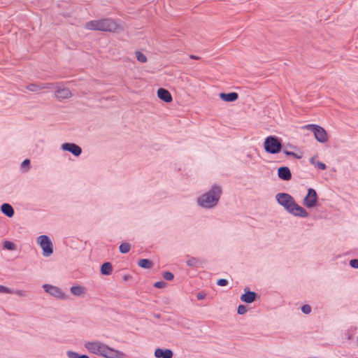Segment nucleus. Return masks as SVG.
Returning <instances> with one entry per match:
<instances>
[{"mask_svg":"<svg viewBox=\"0 0 358 358\" xmlns=\"http://www.w3.org/2000/svg\"><path fill=\"white\" fill-rule=\"evenodd\" d=\"M275 200L288 213L294 217L305 218L308 216L307 210L299 206L294 197L287 193H278L275 195Z\"/></svg>","mask_w":358,"mask_h":358,"instance_id":"obj_1","label":"nucleus"},{"mask_svg":"<svg viewBox=\"0 0 358 358\" xmlns=\"http://www.w3.org/2000/svg\"><path fill=\"white\" fill-rule=\"evenodd\" d=\"M222 194V187L215 184L209 190L196 198V205L203 209H213L218 205Z\"/></svg>","mask_w":358,"mask_h":358,"instance_id":"obj_2","label":"nucleus"},{"mask_svg":"<svg viewBox=\"0 0 358 358\" xmlns=\"http://www.w3.org/2000/svg\"><path fill=\"white\" fill-rule=\"evenodd\" d=\"M85 348L90 352L105 358H124V352L113 349L100 341H89L85 343Z\"/></svg>","mask_w":358,"mask_h":358,"instance_id":"obj_3","label":"nucleus"},{"mask_svg":"<svg viewBox=\"0 0 358 358\" xmlns=\"http://www.w3.org/2000/svg\"><path fill=\"white\" fill-rule=\"evenodd\" d=\"M85 28L88 30L113 32L120 28V25L111 18H103L86 22Z\"/></svg>","mask_w":358,"mask_h":358,"instance_id":"obj_4","label":"nucleus"},{"mask_svg":"<svg viewBox=\"0 0 358 358\" xmlns=\"http://www.w3.org/2000/svg\"><path fill=\"white\" fill-rule=\"evenodd\" d=\"M264 149L266 152L270 154L279 153L282 150V143L280 140L275 136H269L264 141Z\"/></svg>","mask_w":358,"mask_h":358,"instance_id":"obj_5","label":"nucleus"},{"mask_svg":"<svg viewBox=\"0 0 358 358\" xmlns=\"http://www.w3.org/2000/svg\"><path fill=\"white\" fill-rule=\"evenodd\" d=\"M304 128L310 130L313 134L317 141L320 143H325L327 141V134L324 128L316 124H308Z\"/></svg>","mask_w":358,"mask_h":358,"instance_id":"obj_6","label":"nucleus"},{"mask_svg":"<svg viewBox=\"0 0 358 358\" xmlns=\"http://www.w3.org/2000/svg\"><path fill=\"white\" fill-rule=\"evenodd\" d=\"M37 243L42 248L44 257H49L52 254V243L46 235L39 236L37 238Z\"/></svg>","mask_w":358,"mask_h":358,"instance_id":"obj_7","label":"nucleus"},{"mask_svg":"<svg viewBox=\"0 0 358 358\" xmlns=\"http://www.w3.org/2000/svg\"><path fill=\"white\" fill-rule=\"evenodd\" d=\"M43 288L45 292L57 299L62 300H66L68 299L67 295L62 290V289L57 286L49 284H44L43 285Z\"/></svg>","mask_w":358,"mask_h":358,"instance_id":"obj_8","label":"nucleus"},{"mask_svg":"<svg viewBox=\"0 0 358 358\" xmlns=\"http://www.w3.org/2000/svg\"><path fill=\"white\" fill-rule=\"evenodd\" d=\"M317 202V194L316 191L313 188H309L306 196L303 199V205L308 208L316 206Z\"/></svg>","mask_w":358,"mask_h":358,"instance_id":"obj_9","label":"nucleus"},{"mask_svg":"<svg viewBox=\"0 0 358 358\" xmlns=\"http://www.w3.org/2000/svg\"><path fill=\"white\" fill-rule=\"evenodd\" d=\"M62 150L72 153L74 156L78 157L82 153V149L73 143H65L61 145Z\"/></svg>","mask_w":358,"mask_h":358,"instance_id":"obj_10","label":"nucleus"},{"mask_svg":"<svg viewBox=\"0 0 358 358\" xmlns=\"http://www.w3.org/2000/svg\"><path fill=\"white\" fill-rule=\"evenodd\" d=\"M257 294L256 292L250 291V288L246 287L244 288V294L241 296L240 299L247 303H251L256 300Z\"/></svg>","mask_w":358,"mask_h":358,"instance_id":"obj_11","label":"nucleus"},{"mask_svg":"<svg viewBox=\"0 0 358 358\" xmlns=\"http://www.w3.org/2000/svg\"><path fill=\"white\" fill-rule=\"evenodd\" d=\"M55 96L59 100L69 99L72 96L71 91L66 87H63L61 85H57L55 87Z\"/></svg>","mask_w":358,"mask_h":358,"instance_id":"obj_12","label":"nucleus"},{"mask_svg":"<svg viewBox=\"0 0 358 358\" xmlns=\"http://www.w3.org/2000/svg\"><path fill=\"white\" fill-rule=\"evenodd\" d=\"M53 84L52 83H31L26 86V89L30 92H37L45 89H50Z\"/></svg>","mask_w":358,"mask_h":358,"instance_id":"obj_13","label":"nucleus"},{"mask_svg":"<svg viewBox=\"0 0 358 358\" xmlns=\"http://www.w3.org/2000/svg\"><path fill=\"white\" fill-rule=\"evenodd\" d=\"M278 176L281 180L287 181L292 178L290 169L287 166H282L278 169Z\"/></svg>","mask_w":358,"mask_h":358,"instance_id":"obj_14","label":"nucleus"},{"mask_svg":"<svg viewBox=\"0 0 358 358\" xmlns=\"http://www.w3.org/2000/svg\"><path fill=\"white\" fill-rule=\"evenodd\" d=\"M154 355L156 358H172L173 352L170 349L157 348Z\"/></svg>","mask_w":358,"mask_h":358,"instance_id":"obj_15","label":"nucleus"},{"mask_svg":"<svg viewBox=\"0 0 358 358\" xmlns=\"http://www.w3.org/2000/svg\"><path fill=\"white\" fill-rule=\"evenodd\" d=\"M157 96L161 100L166 103H169L172 101L171 93L166 89L159 88L157 91Z\"/></svg>","mask_w":358,"mask_h":358,"instance_id":"obj_16","label":"nucleus"},{"mask_svg":"<svg viewBox=\"0 0 358 358\" xmlns=\"http://www.w3.org/2000/svg\"><path fill=\"white\" fill-rule=\"evenodd\" d=\"M220 97L222 100L227 102H233L238 99V94L236 92H230V93H220Z\"/></svg>","mask_w":358,"mask_h":358,"instance_id":"obj_17","label":"nucleus"},{"mask_svg":"<svg viewBox=\"0 0 358 358\" xmlns=\"http://www.w3.org/2000/svg\"><path fill=\"white\" fill-rule=\"evenodd\" d=\"M1 212L8 217H12L14 215V209L9 203H3L1 206Z\"/></svg>","mask_w":358,"mask_h":358,"instance_id":"obj_18","label":"nucleus"},{"mask_svg":"<svg viewBox=\"0 0 358 358\" xmlns=\"http://www.w3.org/2000/svg\"><path fill=\"white\" fill-rule=\"evenodd\" d=\"M71 294L76 296H81L85 292V288L80 285L72 286L70 288Z\"/></svg>","mask_w":358,"mask_h":358,"instance_id":"obj_19","label":"nucleus"},{"mask_svg":"<svg viewBox=\"0 0 358 358\" xmlns=\"http://www.w3.org/2000/svg\"><path fill=\"white\" fill-rule=\"evenodd\" d=\"M113 266L110 262H105L101 266V273L103 275H110L112 273Z\"/></svg>","mask_w":358,"mask_h":358,"instance_id":"obj_20","label":"nucleus"},{"mask_svg":"<svg viewBox=\"0 0 358 358\" xmlns=\"http://www.w3.org/2000/svg\"><path fill=\"white\" fill-rule=\"evenodd\" d=\"M138 266L143 268L149 269L153 266V264L148 259H141L138 262Z\"/></svg>","mask_w":358,"mask_h":358,"instance_id":"obj_21","label":"nucleus"},{"mask_svg":"<svg viewBox=\"0 0 358 358\" xmlns=\"http://www.w3.org/2000/svg\"><path fill=\"white\" fill-rule=\"evenodd\" d=\"M317 157L314 156L310 159V163L314 165L320 170H324L326 169V165L322 162L316 161Z\"/></svg>","mask_w":358,"mask_h":358,"instance_id":"obj_22","label":"nucleus"},{"mask_svg":"<svg viewBox=\"0 0 358 358\" xmlns=\"http://www.w3.org/2000/svg\"><path fill=\"white\" fill-rule=\"evenodd\" d=\"M68 358H90L89 356L86 355H80L74 351H67L66 352Z\"/></svg>","mask_w":358,"mask_h":358,"instance_id":"obj_23","label":"nucleus"},{"mask_svg":"<svg viewBox=\"0 0 358 358\" xmlns=\"http://www.w3.org/2000/svg\"><path fill=\"white\" fill-rule=\"evenodd\" d=\"M131 245L129 243H122L119 246V250L122 254H126L129 252Z\"/></svg>","mask_w":358,"mask_h":358,"instance_id":"obj_24","label":"nucleus"},{"mask_svg":"<svg viewBox=\"0 0 358 358\" xmlns=\"http://www.w3.org/2000/svg\"><path fill=\"white\" fill-rule=\"evenodd\" d=\"M199 263V260L195 257H190L186 261L188 266L196 267Z\"/></svg>","mask_w":358,"mask_h":358,"instance_id":"obj_25","label":"nucleus"},{"mask_svg":"<svg viewBox=\"0 0 358 358\" xmlns=\"http://www.w3.org/2000/svg\"><path fill=\"white\" fill-rule=\"evenodd\" d=\"M136 57L137 60L141 63H145L147 62L146 56L140 51L136 52Z\"/></svg>","mask_w":358,"mask_h":358,"instance_id":"obj_26","label":"nucleus"},{"mask_svg":"<svg viewBox=\"0 0 358 358\" xmlns=\"http://www.w3.org/2000/svg\"><path fill=\"white\" fill-rule=\"evenodd\" d=\"M3 248L9 250H13L15 248V245L11 241H6L3 242Z\"/></svg>","mask_w":358,"mask_h":358,"instance_id":"obj_27","label":"nucleus"},{"mask_svg":"<svg viewBox=\"0 0 358 358\" xmlns=\"http://www.w3.org/2000/svg\"><path fill=\"white\" fill-rule=\"evenodd\" d=\"M162 277L164 278V279H165L166 280H172L174 278V275L173 274L170 272V271H164L162 273Z\"/></svg>","mask_w":358,"mask_h":358,"instance_id":"obj_28","label":"nucleus"},{"mask_svg":"<svg viewBox=\"0 0 358 358\" xmlns=\"http://www.w3.org/2000/svg\"><path fill=\"white\" fill-rule=\"evenodd\" d=\"M301 310L303 313L308 315V314H310L311 312V307L308 304H305L301 306Z\"/></svg>","mask_w":358,"mask_h":358,"instance_id":"obj_29","label":"nucleus"},{"mask_svg":"<svg viewBox=\"0 0 358 358\" xmlns=\"http://www.w3.org/2000/svg\"><path fill=\"white\" fill-rule=\"evenodd\" d=\"M12 292H13V289L0 285V293L11 294Z\"/></svg>","mask_w":358,"mask_h":358,"instance_id":"obj_30","label":"nucleus"},{"mask_svg":"<svg viewBox=\"0 0 358 358\" xmlns=\"http://www.w3.org/2000/svg\"><path fill=\"white\" fill-rule=\"evenodd\" d=\"M11 294H15L20 297L27 296V292L20 289L13 290V292H12Z\"/></svg>","mask_w":358,"mask_h":358,"instance_id":"obj_31","label":"nucleus"},{"mask_svg":"<svg viewBox=\"0 0 358 358\" xmlns=\"http://www.w3.org/2000/svg\"><path fill=\"white\" fill-rule=\"evenodd\" d=\"M247 308L244 305H239L237 308V313L238 315H243L246 313Z\"/></svg>","mask_w":358,"mask_h":358,"instance_id":"obj_32","label":"nucleus"},{"mask_svg":"<svg viewBox=\"0 0 358 358\" xmlns=\"http://www.w3.org/2000/svg\"><path fill=\"white\" fill-rule=\"evenodd\" d=\"M166 282L164 281H158L154 284V287L159 289L164 288Z\"/></svg>","mask_w":358,"mask_h":358,"instance_id":"obj_33","label":"nucleus"},{"mask_svg":"<svg viewBox=\"0 0 358 358\" xmlns=\"http://www.w3.org/2000/svg\"><path fill=\"white\" fill-rule=\"evenodd\" d=\"M350 266L354 268H358V259H354L350 261Z\"/></svg>","mask_w":358,"mask_h":358,"instance_id":"obj_34","label":"nucleus"},{"mask_svg":"<svg viewBox=\"0 0 358 358\" xmlns=\"http://www.w3.org/2000/svg\"><path fill=\"white\" fill-rule=\"evenodd\" d=\"M228 284V280L226 279H219L217 282V285L219 286H226Z\"/></svg>","mask_w":358,"mask_h":358,"instance_id":"obj_35","label":"nucleus"},{"mask_svg":"<svg viewBox=\"0 0 358 358\" xmlns=\"http://www.w3.org/2000/svg\"><path fill=\"white\" fill-rule=\"evenodd\" d=\"M284 153L287 155V156H293L297 159H299L300 157L298 156L296 153L293 152H291V151H288V150H284Z\"/></svg>","mask_w":358,"mask_h":358,"instance_id":"obj_36","label":"nucleus"},{"mask_svg":"<svg viewBox=\"0 0 358 358\" xmlns=\"http://www.w3.org/2000/svg\"><path fill=\"white\" fill-rule=\"evenodd\" d=\"M30 164V160L28 159H24L22 163V167H24L25 166H28Z\"/></svg>","mask_w":358,"mask_h":358,"instance_id":"obj_37","label":"nucleus"},{"mask_svg":"<svg viewBox=\"0 0 358 358\" xmlns=\"http://www.w3.org/2000/svg\"><path fill=\"white\" fill-rule=\"evenodd\" d=\"M205 296L206 295L204 294L198 293L196 294V298H197L198 300H201V299H204Z\"/></svg>","mask_w":358,"mask_h":358,"instance_id":"obj_38","label":"nucleus"},{"mask_svg":"<svg viewBox=\"0 0 358 358\" xmlns=\"http://www.w3.org/2000/svg\"><path fill=\"white\" fill-rule=\"evenodd\" d=\"M189 57H190V58L194 59H199V57L198 56H196V55H190Z\"/></svg>","mask_w":358,"mask_h":358,"instance_id":"obj_39","label":"nucleus"},{"mask_svg":"<svg viewBox=\"0 0 358 358\" xmlns=\"http://www.w3.org/2000/svg\"><path fill=\"white\" fill-rule=\"evenodd\" d=\"M357 358H358V357H357Z\"/></svg>","mask_w":358,"mask_h":358,"instance_id":"obj_40","label":"nucleus"}]
</instances>
